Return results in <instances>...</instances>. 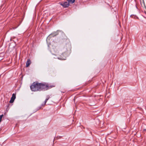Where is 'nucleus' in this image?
<instances>
[{
	"instance_id": "obj_4",
	"label": "nucleus",
	"mask_w": 146,
	"mask_h": 146,
	"mask_svg": "<svg viewBox=\"0 0 146 146\" xmlns=\"http://www.w3.org/2000/svg\"><path fill=\"white\" fill-rule=\"evenodd\" d=\"M55 34L54 35V34H50L49 35V36H48L47 39H46V41L47 42H48V40H49V38H50V37L51 36H55L56 35H57V34L56 33H55Z\"/></svg>"
},
{
	"instance_id": "obj_2",
	"label": "nucleus",
	"mask_w": 146,
	"mask_h": 146,
	"mask_svg": "<svg viewBox=\"0 0 146 146\" xmlns=\"http://www.w3.org/2000/svg\"><path fill=\"white\" fill-rule=\"evenodd\" d=\"M54 86H53V87ZM52 87V86H49L46 84L40 83V90H46Z\"/></svg>"
},
{
	"instance_id": "obj_6",
	"label": "nucleus",
	"mask_w": 146,
	"mask_h": 146,
	"mask_svg": "<svg viewBox=\"0 0 146 146\" xmlns=\"http://www.w3.org/2000/svg\"><path fill=\"white\" fill-rule=\"evenodd\" d=\"M69 5V2L68 1L64 2V8L68 7Z\"/></svg>"
},
{
	"instance_id": "obj_3",
	"label": "nucleus",
	"mask_w": 146,
	"mask_h": 146,
	"mask_svg": "<svg viewBox=\"0 0 146 146\" xmlns=\"http://www.w3.org/2000/svg\"><path fill=\"white\" fill-rule=\"evenodd\" d=\"M15 98H16L15 95L14 94H13L12 97L11 98V99L10 100V102H9L10 103H13L14 102V100L15 99Z\"/></svg>"
},
{
	"instance_id": "obj_1",
	"label": "nucleus",
	"mask_w": 146,
	"mask_h": 146,
	"mask_svg": "<svg viewBox=\"0 0 146 146\" xmlns=\"http://www.w3.org/2000/svg\"><path fill=\"white\" fill-rule=\"evenodd\" d=\"M32 91H36L40 90V83L37 82H34L30 87Z\"/></svg>"
},
{
	"instance_id": "obj_10",
	"label": "nucleus",
	"mask_w": 146,
	"mask_h": 146,
	"mask_svg": "<svg viewBox=\"0 0 146 146\" xmlns=\"http://www.w3.org/2000/svg\"><path fill=\"white\" fill-rule=\"evenodd\" d=\"M3 115H0V119H2V118L3 117Z\"/></svg>"
},
{
	"instance_id": "obj_5",
	"label": "nucleus",
	"mask_w": 146,
	"mask_h": 146,
	"mask_svg": "<svg viewBox=\"0 0 146 146\" xmlns=\"http://www.w3.org/2000/svg\"><path fill=\"white\" fill-rule=\"evenodd\" d=\"M31 61L30 60L28 59L26 63V66L27 67H28L31 64Z\"/></svg>"
},
{
	"instance_id": "obj_7",
	"label": "nucleus",
	"mask_w": 146,
	"mask_h": 146,
	"mask_svg": "<svg viewBox=\"0 0 146 146\" xmlns=\"http://www.w3.org/2000/svg\"><path fill=\"white\" fill-rule=\"evenodd\" d=\"M75 0H67V1H68L69 3H73L75 2Z\"/></svg>"
},
{
	"instance_id": "obj_11",
	"label": "nucleus",
	"mask_w": 146,
	"mask_h": 146,
	"mask_svg": "<svg viewBox=\"0 0 146 146\" xmlns=\"http://www.w3.org/2000/svg\"><path fill=\"white\" fill-rule=\"evenodd\" d=\"M61 4V5H62V6H64V5L63 4H62V3H61V4Z\"/></svg>"
},
{
	"instance_id": "obj_8",
	"label": "nucleus",
	"mask_w": 146,
	"mask_h": 146,
	"mask_svg": "<svg viewBox=\"0 0 146 146\" xmlns=\"http://www.w3.org/2000/svg\"><path fill=\"white\" fill-rule=\"evenodd\" d=\"M50 97L48 96H47L44 102H45V104L46 102H47V100L49 99Z\"/></svg>"
},
{
	"instance_id": "obj_12",
	"label": "nucleus",
	"mask_w": 146,
	"mask_h": 146,
	"mask_svg": "<svg viewBox=\"0 0 146 146\" xmlns=\"http://www.w3.org/2000/svg\"><path fill=\"white\" fill-rule=\"evenodd\" d=\"M143 130L144 131H145L146 132V129H144Z\"/></svg>"
},
{
	"instance_id": "obj_9",
	"label": "nucleus",
	"mask_w": 146,
	"mask_h": 146,
	"mask_svg": "<svg viewBox=\"0 0 146 146\" xmlns=\"http://www.w3.org/2000/svg\"><path fill=\"white\" fill-rule=\"evenodd\" d=\"M63 55L62 54V56L61 58L58 57V59L60 60H63Z\"/></svg>"
}]
</instances>
